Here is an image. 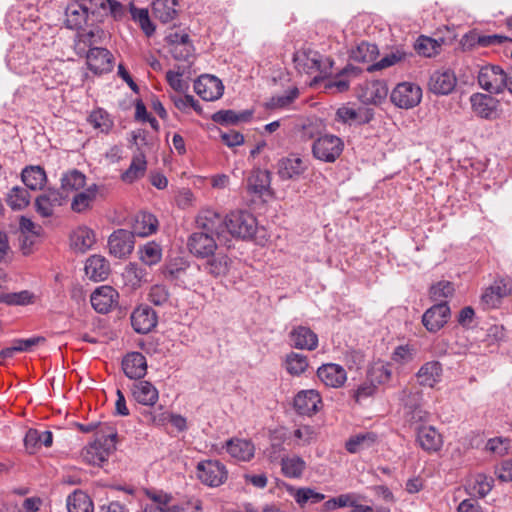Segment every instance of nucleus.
<instances>
[{
	"mask_svg": "<svg viewBox=\"0 0 512 512\" xmlns=\"http://www.w3.org/2000/svg\"><path fill=\"white\" fill-rule=\"evenodd\" d=\"M30 199L27 188L14 186L7 193L6 202L12 210H23L29 205Z\"/></svg>",
	"mask_w": 512,
	"mask_h": 512,
	"instance_id": "ea45409f",
	"label": "nucleus"
},
{
	"mask_svg": "<svg viewBox=\"0 0 512 512\" xmlns=\"http://www.w3.org/2000/svg\"><path fill=\"white\" fill-rule=\"evenodd\" d=\"M235 261L224 254L211 255L203 264V270L214 278L229 276L234 270Z\"/></svg>",
	"mask_w": 512,
	"mask_h": 512,
	"instance_id": "6ab92c4d",
	"label": "nucleus"
},
{
	"mask_svg": "<svg viewBox=\"0 0 512 512\" xmlns=\"http://www.w3.org/2000/svg\"><path fill=\"white\" fill-rule=\"evenodd\" d=\"M147 169V162L143 153L133 156L129 168L121 175V179L126 183H133L142 178Z\"/></svg>",
	"mask_w": 512,
	"mask_h": 512,
	"instance_id": "4c0bfd02",
	"label": "nucleus"
},
{
	"mask_svg": "<svg viewBox=\"0 0 512 512\" xmlns=\"http://www.w3.org/2000/svg\"><path fill=\"white\" fill-rule=\"evenodd\" d=\"M294 407L299 416H311L322 407V399L315 390L299 392L294 399Z\"/></svg>",
	"mask_w": 512,
	"mask_h": 512,
	"instance_id": "dca6fc26",
	"label": "nucleus"
},
{
	"mask_svg": "<svg viewBox=\"0 0 512 512\" xmlns=\"http://www.w3.org/2000/svg\"><path fill=\"white\" fill-rule=\"evenodd\" d=\"M103 33L100 29L90 30L86 33H78L75 49L79 55L86 53V47L91 46L100 42V34Z\"/></svg>",
	"mask_w": 512,
	"mask_h": 512,
	"instance_id": "864d4df0",
	"label": "nucleus"
},
{
	"mask_svg": "<svg viewBox=\"0 0 512 512\" xmlns=\"http://www.w3.org/2000/svg\"><path fill=\"white\" fill-rule=\"evenodd\" d=\"M226 449L229 455L238 461H249L253 458L254 445L244 439H230L226 442Z\"/></svg>",
	"mask_w": 512,
	"mask_h": 512,
	"instance_id": "7c9ffc66",
	"label": "nucleus"
},
{
	"mask_svg": "<svg viewBox=\"0 0 512 512\" xmlns=\"http://www.w3.org/2000/svg\"><path fill=\"white\" fill-rule=\"evenodd\" d=\"M415 50L422 56L425 57H432L438 52V49L440 48V44L437 40L426 37V36H420L415 45Z\"/></svg>",
	"mask_w": 512,
	"mask_h": 512,
	"instance_id": "13d9d810",
	"label": "nucleus"
},
{
	"mask_svg": "<svg viewBox=\"0 0 512 512\" xmlns=\"http://www.w3.org/2000/svg\"><path fill=\"white\" fill-rule=\"evenodd\" d=\"M84 54L86 55L89 69L95 74L111 71L112 55L107 49L100 47L89 48V50Z\"/></svg>",
	"mask_w": 512,
	"mask_h": 512,
	"instance_id": "5701e85b",
	"label": "nucleus"
},
{
	"mask_svg": "<svg viewBox=\"0 0 512 512\" xmlns=\"http://www.w3.org/2000/svg\"><path fill=\"white\" fill-rule=\"evenodd\" d=\"M299 95V90L293 88L282 95H276L270 98L266 103L267 109H278L289 106Z\"/></svg>",
	"mask_w": 512,
	"mask_h": 512,
	"instance_id": "bf43d9fd",
	"label": "nucleus"
},
{
	"mask_svg": "<svg viewBox=\"0 0 512 512\" xmlns=\"http://www.w3.org/2000/svg\"><path fill=\"white\" fill-rule=\"evenodd\" d=\"M280 465L282 474L291 479L301 478L307 467L304 459L298 455L283 456Z\"/></svg>",
	"mask_w": 512,
	"mask_h": 512,
	"instance_id": "473e14b6",
	"label": "nucleus"
},
{
	"mask_svg": "<svg viewBox=\"0 0 512 512\" xmlns=\"http://www.w3.org/2000/svg\"><path fill=\"white\" fill-rule=\"evenodd\" d=\"M317 376L325 386L331 388H340L347 380L345 369L335 363L323 364L318 368Z\"/></svg>",
	"mask_w": 512,
	"mask_h": 512,
	"instance_id": "4be33fe9",
	"label": "nucleus"
},
{
	"mask_svg": "<svg viewBox=\"0 0 512 512\" xmlns=\"http://www.w3.org/2000/svg\"><path fill=\"white\" fill-rule=\"evenodd\" d=\"M162 257V249L159 244L149 242L145 244L140 250V259L146 265L157 264Z\"/></svg>",
	"mask_w": 512,
	"mask_h": 512,
	"instance_id": "5fc2aeb1",
	"label": "nucleus"
},
{
	"mask_svg": "<svg viewBox=\"0 0 512 512\" xmlns=\"http://www.w3.org/2000/svg\"><path fill=\"white\" fill-rule=\"evenodd\" d=\"M200 231L188 239L189 251L196 257L205 258L214 254L218 243L225 245L222 228V215L213 210H203L196 219Z\"/></svg>",
	"mask_w": 512,
	"mask_h": 512,
	"instance_id": "f257e3e1",
	"label": "nucleus"
},
{
	"mask_svg": "<svg viewBox=\"0 0 512 512\" xmlns=\"http://www.w3.org/2000/svg\"><path fill=\"white\" fill-rule=\"evenodd\" d=\"M306 170L303 160L299 157H287L277 164V173L282 180L299 177Z\"/></svg>",
	"mask_w": 512,
	"mask_h": 512,
	"instance_id": "cd10ccee",
	"label": "nucleus"
},
{
	"mask_svg": "<svg viewBox=\"0 0 512 512\" xmlns=\"http://www.w3.org/2000/svg\"><path fill=\"white\" fill-rule=\"evenodd\" d=\"M344 143L341 138L332 134L318 137L312 146L313 156L323 162L333 163L342 154Z\"/></svg>",
	"mask_w": 512,
	"mask_h": 512,
	"instance_id": "39448f33",
	"label": "nucleus"
},
{
	"mask_svg": "<svg viewBox=\"0 0 512 512\" xmlns=\"http://www.w3.org/2000/svg\"><path fill=\"white\" fill-rule=\"evenodd\" d=\"M36 296L29 290H22L19 292H8L0 295V301L7 305L25 306L33 304Z\"/></svg>",
	"mask_w": 512,
	"mask_h": 512,
	"instance_id": "09e8293b",
	"label": "nucleus"
},
{
	"mask_svg": "<svg viewBox=\"0 0 512 512\" xmlns=\"http://www.w3.org/2000/svg\"><path fill=\"white\" fill-rule=\"evenodd\" d=\"M96 11L101 9L109 11V14L115 19H121L125 15V7L117 0H92Z\"/></svg>",
	"mask_w": 512,
	"mask_h": 512,
	"instance_id": "4d7b16f0",
	"label": "nucleus"
},
{
	"mask_svg": "<svg viewBox=\"0 0 512 512\" xmlns=\"http://www.w3.org/2000/svg\"><path fill=\"white\" fill-rule=\"evenodd\" d=\"M362 70L353 67V66H347L344 68L341 73H339L335 78H333L327 85V88L335 89L337 92H345L348 90L350 85V79L352 77H356L359 73H361Z\"/></svg>",
	"mask_w": 512,
	"mask_h": 512,
	"instance_id": "79ce46f5",
	"label": "nucleus"
},
{
	"mask_svg": "<svg viewBox=\"0 0 512 512\" xmlns=\"http://www.w3.org/2000/svg\"><path fill=\"white\" fill-rule=\"evenodd\" d=\"M291 345L300 350H315L318 346V336L309 327L296 326L289 333Z\"/></svg>",
	"mask_w": 512,
	"mask_h": 512,
	"instance_id": "412c9836",
	"label": "nucleus"
},
{
	"mask_svg": "<svg viewBox=\"0 0 512 512\" xmlns=\"http://www.w3.org/2000/svg\"><path fill=\"white\" fill-rule=\"evenodd\" d=\"M157 228L158 220L153 214L140 212L136 215L130 232L134 236L146 237L156 232Z\"/></svg>",
	"mask_w": 512,
	"mask_h": 512,
	"instance_id": "c756f323",
	"label": "nucleus"
},
{
	"mask_svg": "<svg viewBox=\"0 0 512 512\" xmlns=\"http://www.w3.org/2000/svg\"><path fill=\"white\" fill-rule=\"evenodd\" d=\"M470 102L473 112L480 118L483 119H495L498 114L499 100L496 98L476 93L470 97Z\"/></svg>",
	"mask_w": 512,
	"mask_h": 512,
	"instance_id": "f3484780",
	"label": "nucleus"
},
{
	"mask_svg": "<svg viewBox=\"0 0 512 512\" xmlns=\"http://www.w3.org/2000/svg\"><path fill=\"white\" fill-rule=\"evenodd\" d=\"M156 425H164L169 434L186 429V418H152Z\"/></svg>",
	"mask_w": 512,
	"mask_h": 512,
	"instance_id": "e2e57ef3",
	"label": "nucleus"
},
{
	"mask_svg": "<svg viewBox=\"0 0 512 512\" xmlns=\"http://www.w3.org/2000/svg\"><path fill=\"white\" fill-rule=\"evenodd\" d=\"M21 180L26 188L32 191L42 190L47 182V175L43 167L30 165L23 168Z\"/></svg>",
	"mask_w": 512,
	"mask_h": 512,
	"instance_id": "bb28decb",
	"label": "nucleus"
},
{
	"mask_svg": "<svg viewBox=\"0 0 512 512\" xmlns=\"http://www.w3.org/2000/svg\"><path fill=\"white\" fill-rule=\"evenodd\" d=\"M308 359L302 353L291 352L285 359V368L290 375L300 376L308 368Z\"/></svg>",
	"mask_w": 512,
	"mask_h": 512,
	"instance_id": "de8ad7c7",
	"label": "nucleus"
},
{
	"mask_svg": "<svg viewBox=\"0 0 512 512\" xmlns=\"http://www.w3.org/2000/svg\"><path fill=\"white\" fill-rule=\"evenodd\" d=\"M510 440L503 437H495L488 440L486 449L494 454L503 456L508 453Z\"/></svg>",
	"mask_w": 512,
	"mask_h": 512,
	"instance_id": "69168bd1",
	"label": "nucleus"
},
{
	"mask_svg": "<svg viewBox=\"0 0 512 512\" xmlns=\"http://www.w3.org/2000/svg\"><path fill=\"white\" fill-rule=\"evenodd\" d=\"M391 101L399 108L410 109L417 106L422 99L420 86L410 82L399 83L391 92Z\"/></svg>",
	"mask_w": 512,
	"mask_h": 512,
	"instance_id": "423d86ee",
	"label": "nucleus"
},
{
	"mask_svg": "<svg viewBox=\"0 0 512 512\" xmlns=\"http://www.w3.org/2000/svg\"><path fill=\"white\" fill-rule=\"evenodd\" d=\"M68 512H93V502L85 492L74 491L66 501Z\"/></svg>",
	"mask_w": 512,
	"mask_h": 512,
	"instance_id": "58836bf2",
	"label": "nucleus"
},
{
	"mask_svg": "<svg viewBox=\"0 0 512 512\" xmlns=\"http://www.w3.org/2000/svg\"><path fill=\"white\" fill-rule=\"evenodd\" d=\"M293 61L296 69L309 75L316 74L314 81L326 76L332 67V61L319 52L311 49H302L294 53Z\"/></svg>",
	"mask_w": 512,
	"mask_h": 512,
	"instance_id": "7ed1b4c3",
	"label": "nucleus"
},
{
	"mask_svg": "<svg viewBox=\"0 0 512 512\" xmlns=\"http://www.w3.org/2000/svg\"><path fill=\"white\" fill-rule=\"evenodd\" d=\"M109 251L116 258L128 256L134 249V235L126 229L114 231L108 239Z\"/></svg>",
	"mask_w": 512,
	"mask_h": 512,
	"instance_id": "f8f14e48",
	"label": "nucleus"
},
{
	"mask_svg": "<svg viewBox=\"0 0 512 512\" xmlns=\"http://www.w3.org/2000/svg\"><path fill=\"white\" fill-rule=\"evenodd\" d=\"M388 94V87L384 81L373 80L359 83L356 96L364 104H379Z\"/></svg>",
	"mask_w": 512,
	"mask_h": 512,
	"instance_id": "9d476101",
	"label": "nucleus"
},
{
	"mask_svg": "<svg viewBox=\"0 0 512 512\" xmlns=\"http://www.w3.org/2000/svg\"><path fill=\"white\" fill-rule=\"evenodd\" d=\"M373 110L366 107L353 108L349 105H343L336 111V120L348 125H363L373 119Z\"/></svg>",
	"mask_w": 512,
	"mask_h": 512,
	"instance_id": "4468645a",
	"label": "nucleus"
},
{
	"mask_svg": "<svg viewBox=\"0 0 512 512\" xmlns=\"http://www.w3.org/2000/svg\"><path fill=\"white\" fill-rule=\"evenodd\" d=\"M118 298L117 291L111 286L97 288L90 297L92 307L99 313H107Z\"/></svg>",
	"mask_w": 512,
	"mask_h": 512,
	"instance_id": "b1692460",
	"label": "nucleus"
},
{
	"mask_svg": "<svg viewBox=\"0 0 512 512\" xmlns=\"http://www.w3.org/2000/svg\"><path fill=\"white\" fill-rule=\"evenodd\" d=\"M132 394L137 402L144 405H153L158 399L157 389L148 381L134 383Z\"/></svg>",
	"mask_w": 512,
	"mask_h": 512,
	"instance_id": "f704fd0d",
	"label": "nucleus"
},
{
	"mask_svg": "<svg viewBox=\"0 0 512 512\" xmlns=\"http://www.w3.org/2000/svg\"><path fill=\"white\" fill-rule=\"evenodd\" d=\"M85 273L94 281H102L109 274V264L104 257L93 255L86 261Z\"/></svg>",
	"mask_w": 512,
	"mask_h": 512,
	"instance_id": "72a5a7b5",
	"label": "nucleus"
},
{
	"mask_svg": "<svg viewBox=\"0 0 512 512\" xmlns=\"http://www.w3.org/2000/svg\"><path fill=\"white\" fill-rule=\"evenodd\" d=\"M68 195L59 189L49 188L35 199L36 212L45 218L54 214V209L66 203Z\"/></svg>",
	"mask_w": 512,
	"mask_h": 512,
	"instance_id": "1a4fd4ad",
	"label": "nucleus"
},
{
	"mask_svg": "<svg viewBox=\"0 0 512 512\" xmlns=\"http://www.w3.org/2000/svg\"><path fill=\"white\" fill-rule=\"evenodd\" d=\"M122 369L130 379H141L147 372V361L140 352L128 353L122 360Z\"/></svg>",
	"mask_w": 512,
	"mask_h": 512,
	"instance_id": "393cba45",
	"label": "nucleus"
},
{
	"mask_svg": "<svg viewBox=\"0 0 512 512\" xmlns=\"http://www.w3.org/2000/svg\"><path fill=\"white\" fill-rule=\"evenodd\" d=\"M251 117L252 111L250 110H244L242 112H236L234 110H220L212 116V119L220 125H229L246 122Z\"/></svg>",
	"mask_w": 512,
	"mask_h": 512,
	"instance_id": "37998d69",
	"label": "nucleus"
},
{
	"mask_svg": "<svg viewBox=\"0 0 512 512\" xmlns=\"http://www.w3.org/2000/svg\"><path fill=\"white\" fill-rule=\"evenodd\" d=\"M454 292L453 284L449 281H440L430 288V298L435 302H445Z\"/></svg>",
	"mask_w": 512,
	"mask_h": 512,
	"instance_id": "680f3d73",
	"label": "nucleus"
},
{
	"mask_svg": "<svg viewBox=\"0 0 512 512\" xmlns=\"http://www.w3.org/2000/svg\"><path fill=\"white\" fill-rule=\"evenodd\" d=\"M457 84V78L451 70H438L432 73L429 79V90L434 94L448 95Z\"/></svg>",
	"mask_w": 512,
	"mask_h": 512,
	"instance_id": "a211bd4d",
	"label": "nucleus"
},
{
	"mask_svg": "<svg viewBox=\"0 0 512 512\" xmlns=\"http://www.w3.org/2000/svg\"><path fill=\"white\" fill-rule=\"evenodd\" d=\"M223 237L225 246H230V236L242 239H248L255 235L257 230V222L255 217L245 211L231 212L226 217L222 216Z\"/></svg>",
	"mask_w": 512,
	"mask_h": 512,
	"instance_id": "f03ea898",
	"label": "nucleus"
},
{
	"mask_svg": "<svg viewBox=\"0 0 512 512\" xmlns=\"http://www.w3.org/2000/svg\"><path fill=\"white\" fill-rule=\"evenodd\" d=\"M288 438V430L284 427H279L270 430L271 449L274 453L281 451L282 443Z\"/></svg>",
	"mask_w": 512,
	"mask_h": 512,
	"instance_id": "338daca9",
	"label": "nucleus"
},
{
	"mask_svg": "<svg viewBox=\"0 0 512 512\" xmlns=\"http://www.w3.org/2000/svg\"><path fill=\"white\" fill-rule=\"evenodd\" d=\"M70 240L71 246L83 253L89 250L95 243V234L93 230L83 226L73 231Z\"/></svg>",
	"mask_w": 512,
	"mask_h": 512,
	"instance_id": "e433bc0d",
	"label": "nucleus"
},
{
	"mask_svg": "<svg viewBox=\"0 0 512 512\" xmlns=\"http://www.w3.org/2000/svg\"><path fill=\"white\" fill-rule=\"evenodd\" d=\"M502 297L501 288L499 286H490L482 294V302L488 307H495Z\"/></svg>",
	"mask_w": 512,
	"mask_h": 512,
	"instance_id": "774afa93",
	"label": "nucleus"
},
{
	"mask_svg": "<svg viewBox=\"0 0 512 512\" xmlns=\"http://www.w3.org/2000/svg\"><path fill=\"white\" fill-rule=\"evenodd\" d=\"M24 443L27 449L35 448L39 443L49 447L52 444V434L49 431L39 433L37 430L31 429L26 433Z\"/></svg>",
	"mask_w": 512,
	"mask_h": 512,
	"instance_id": "6e6d98bb",
	"label": "nucleus"
},
{
	"mask_svg": "<svg viewBox=\"0 0 512 512\" xmlns=\"http://www.w3.org/2000/svg\"><path fill=\"white\" fill-rule=\"evenodd\" d=\"M169 291L164 285H154L149 292V300L157 306H163L169 301Z\"/></svg>",
	"mask_w": 512,
	"mask_h": 512,
	"instance_id": "0e129e2a",
	"label": "nucleus"
},
{
	"mask_svg": "<svg viewBox=\"0 0 512 512\" xmlns=\"http://www.w3.org/2000/svg\"><path fill=\"white\" fill-rule=\"evenodd\" d=\"M407 54L405 51L396 49L395 51H392L390 54H387L384 56L380 61L370 65L367 68V71L372 72L376 70H382L388 67H391L397 63H400L404 60H406Z\"/></svg>",
	"mask_w": 512,
	"mask_h": 512,
	"instance_id": "603ef678",
	"label": "nucleus"
},
{
	"mask_svg": "<svg viewBox=\"0 0 512 512\" xmlns=\"http://www.w3.org/2000/svg\"><path fill=\"white\" fill-rule=\"evenodd\" d=\"M176 6V0H155L153 2V14L162 23H168L177 15Z\"/></svg>",
	"mask_w": 512,
	"mask_h": 512,
	"instance_id": "a19ab883",
	"label": "nucleus"
},
{
	"mask_svg": "<svg viewBox=\"0 0 512 512\" xmlns=\"http://www.w3.org/2000/svg\"><path fill=\"white\" fill-rule=\"evenodd\" d=\"M376 438V434L371 432L351 436L345 443V449L351 454L358 453L363 448L370 447L376 441Z\"/></svg>",
	"mask_w": 512,
	"mask_h": 512,
	"instance_id": "49530a36",
	"label": "nucleus"
},
{
	"mask_svg": "<svg viewBox=\"0 0 512 512\" xmlns=\"http://www.w3.org/2000/svg\"><path fill=\"white\" fill-rule=\"evenodd\" d=\"M116 437L115 431H110L108 434L98 431L95 440L83 449V459L88 464L102 466L116 449Z\"/></svg>",
	"mask_w": 512,
	"mask_h": 512,
	"instance_id": "20e7f679",
	"label": "nucleus"
},
{
	"mask_svg": "<svg viewBox=\"0 0 512 512\" xmlns=\"http://www.w3.org/2000/svg\"><path fill=\"white\" fill-rule=\"evenodd\" d=\"M97 191V185L93 184L75 193L71 200V210L76 213H84L90 210L96 199Z\"/></svg>",
	"mask_w": 512,
	"mask_h": 512,
	"instance_id": "2f4dec72",
	"label": "nucleus"
},
{
	"mask_svg": "<svg viewBox=\"0 0 512 512\" xmlns=\"http://www.w3.org/2000/svg\"><path fill=\"white\" fill-rule=\"evenodd\" d=\"M88 121L93 128L102 133H108L114 125L110 115L102 108L93 110L88 117Z\"/></svg>",
	"mask_w": 512,
	"mask_h": 512,
	"instance_id": "8fccbe9b",
	"label": "nucleus"
},
{
	"mask_svg": "<svg viewBox=\"0 0 512 512\" xmlns=\"http://www.w3.org/2000/svg\"><path fill=\"white\" fill-rule=\"evenodd\" d=\"M450 308L447 302H441L430 307L422 316V323L429 332H437L448 321Z\"/></svg>",
	"mask_w": 512,
	"mask_h": 512,
	"instance_id": "2eb2a0df",
	"label": "nucleus"
},
{
	"mask_svg": "<svg viewBox=\"0 0 512 512\" xmlns=\"http://www.w3.org/2000/svg\"><path fill=\"white\" fill-rule=\"evenodd\" d=\"M96 12L95 6L91 3H72L67 6L65 11L66 27L73 30L81 29L87 22L89 13Z\"/></svg>",
	"mask_w": 512,
	"mask_h": 512,
	"instance_id": "ddd939ff",
	"label": "nucleus"
},
{
	"mask_svg": "<svg viewBox=\"0 0 512 512\" xmlns=\"http://www.w3.org/2000/svg\"><path fill=\"white\" fill-rule=\"evenodd\" d=\"M480 87L490 93H501L506 89V72L499 66H485L478 74Z\"/></svg>",
	"mask_w": 512,
	"mask_h": 512,
	"instance_id": "6e6552de",
	"label": "nucleus"
},
{
	"mask_svg": "<svg viewBox=\"0 0 512 512\" xmlns=\"http://www.w3.org/2000/svg\"><path fill=\"white\" fill-rule=\"evenodd\" d=\"M417 442L427 452H436L442 446L441 435L432 426H421L418 428Z\"/></svg>",
	"mask_w": 512,
	"mask_h": 512,
	"instance_id": "c85d7f7f",
	"label": "nucleus"
},
{
	"mask_svg": "<svg viewBox=\"0 0 512 512\" xmlns=\"http://www.w3.org/2000/svg\"><path fill=\"white\" fill-rule=\"evenodd\" d=\"M123 277L126 284L130 285L131 288L136 289L140 287L143 282L147 281V272L145 268L139 267L137 264L130 263L126 266Z\"/></svg>",
	"mask_w": 512,
	"mask_h": 512,
	"instance_id": "3c124183",
	"label": "nucleus"
},
{
	"mask_svg": "<svg viewBox=\"0 0 512 512\" xmlns=\"http://www.w3.org/2000/svg\"><path fill=\"white\" fill-rule=\"evenodd\" d=\"M198 478L202 483L210 487L222 485L228 477V471L224 464L218 460H206L197 465Z\"/></svg>",
	"mask_w": 512,
	"mask_h": 512,
	"instance_id": "0eeeda50",
	"label": "nucleus"
},
{
	"mask_svg": "<svg viewBox=\"0 0 512 512\" xmlns=\"http://www.w3.org/2000/svg\"><path fill=\"white\" fill-rule=\"evenodd\" d=\"M270 183V172L267 170H256L248 179L249 189L259 195H262L269 190Z\"/></svg>",
	"mask_w": 512,
	"mask_h": 512,
	"instance_id": "a18cd8bd",
	"label": "nucleus"
},
{
	"mask_svg": "<svg viewBox=\"0 0 512 512\" xmlns=\"http://www.w3.org/2000/svg\"><path fill=\"white\" fill-rule=\"evenodd\" d=\"M194 91L204 101H214L223 95L224 85L216 76L205 74L194 82Z\"/></svg>",
	"mask_w": 512,
	"mask_h": 512,
	"instance_id": "9b49d317",
	"label": "nucleus"
},
{
	"mask_svg": "<svg viewBox=\"0 0 512 512\" xmlns=\"http://www.w3.org/2000/svg\"><path fill=\"white\" fill-rule=\"evenodd\" d=\"M443 367L438 361L424 363L418 370L416 377L421 386L433 388L442 379Z\"/></svg>",
	"mask_w": 512,
	"mask_h": 512,
	"instance_id": "a878e982",
	"label": "nucleus"
},
{
	"mask_svg": "<svg viewBox=\"0 0 512 512\" xmlns=\"http://www.w3.org/2000/svg\"><path fill=\"white\" fill-rule=\"evenodd\" d=\"M156 312L147 305L137 307L131 315V323L137 333L146 334L157 324Z\"/></svg>",
	"mask_w": 512,
	"mask_h": 512,
	"instance_id": "aec40b11",
	"label": "nucleus"
},
{
	"mask_svg": "<svg viewBox=\"0 0 512 512\" xmlns=\"http://www.w3.org/2000/svg\"><path fill=\"white\" fill-rule=\"evenodd\" d=\"M86 176L74 169L64 173L61 177V190L64 194L69 196L70 193H77L85 187Z\"/></svg>",
	"mask_w": 512,
	"mask_h": 512,
	"instance_id": "c9c22d12",
	"label": "nucleus"
},
{
	"mask_svg": "<svg viewBox=\"0 0 512 512\" xmlns=\"http://www.w3.org/2000/svg\"><path fill=\"white\" fill-rule=\"evenodd\" d=\"M294 498L299 505L303 506L306 503L317 504L324 500L325 496L311 488H299L296 490Z\"/></svg>",
	"mask_w": 512,
	"mask_h": 512,
	"instance_id": "052dcab7",
	"label": "nucleus"
},
{
	"mask_svg": "<svg viewBox=\"0 0 512 512\" xmlns=\"http://www.w3.org/2000/svg\"><path fill=\"white\" fill-rule=\"evenodd\" d=\"M379 54L378 47L369 42H361L351 50L350 57L356 62L369 63Z\"/></svg>",
	"mask_w": 512,
	"mask_h": 512,
	"instance_id": "c03bdc74",
	"label": "nucleus"
}]
</instances>
